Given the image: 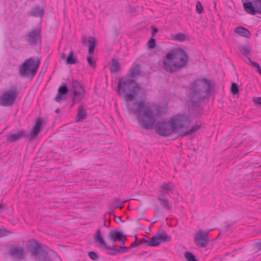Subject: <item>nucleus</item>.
I'll return each instance as SVG.
<instances>
[{
	"label": "nucleus",
	"instance_id": "obj_1",
	"mask_svg": "<svg viewBox=\"0 0 261 261\" xmlns=\"http://www.w3.org/2000/svg\"><path fill=\"white\" fill-rule=\"evenodd\" d=\"M139 90L140 87L134 79H121L118 81L116 92L119 96L123 95L129 113H133L136 116L139 124L143 128L150 129L153 128L158 115L155 109L144 100L139 101L134 110L129 106V101L135 98V94Z\"/></svg>",
	"mask_w": 261,
	"mask_h": 261
},
{
	"label": "nucleus",
	"instance_id": "obj_2",
	"mask_svg": "<svg viewBox=\"0 0 261 261\" xmlns=\"http://www.w3.org/2000/svg\"><path fill=\"white\" fill-rule=\"evenodd\" d=\"M190 120L184 115H177L171 118L167 123L165 121H158L155 124L156 133L162 136H168L182 128L189 126Z\"/></svg>",
	"mask_w": 261,
	"mask_h": 261
},
{
	"label": "nucleus",
	"instance_id": "obj_3",
	"mask_svg": "<svg viewBox=\"0 0 261 261\" xmlns=\"http://www.w3.org/2000/svg\"><path fill=\"white\" fill-rule=\"evenodd\" d=\"M164 69L171 73L179 71L187 64L189 57L182 49H172L163 58Z\"/></svg>",
	"mask_w": 261,
	"mask_h": 261
},
{
	"label": "nucleus",
	"instance_id": "obj_4",
	"mask_svg": "<svg viewBox=\"0 0 261 261\" xmlns=\"http://www.w3.org/2000/svg\"><path fill=\"white\" fill-rule=\"evenodd\" d=\"M211 89V83L206 79L194 81L191 84L190 93L192 105L198 106L200 101L209 96Z\"/></svg>",
	"mask_w": 261,
	"mask_h": 261
},
{
	"label": "nucleus",
	"instance_id": "obj_5",
	"mask_svg": "<svg viewBox=\"0 0 261 261\" xmlns=\"http://www.w3.org/2000/svg\"><path fill=\"white\" fill-rule=\"evenodd\" d=\"M42 121L40 118H38L32 131L28 134L22 129H16L12 130L6 135V141L8 143L15 142L21 138L34 139L41 131Z\"/></svg>",
	"mask_w": 261,
	"mask_h": 261
},
{
	"label": "nucleus",
	"instance_id": "obj_6",
	"mask_svg": "<svg viewBox=\"0 0 261 261\" xmlns=\"http://www.w3.org/2000/svg\"><path fill=\"white\" fill-rule=\"evenodd\" d=\"M40 63V59L37 57L26 59L19 67L20 76L32 79L37 72Z\"/></svg>",
	"mask_w": 261,
	"mask_h": 261
},
{
	"label": "nucleus",
	"instance_id": "obj_7",
	"mask_svg": "<svg viewBox=\"0 0 261 261\" xmlns=\"http://www.w3.org/2000/svg\"><path fill=\"white\" fill-rule=\"evenodd\" d=\"M28 250L30 252L31 257L37 261H45L48 253L44 250L40 243L35 240L32 239L29 241Z\"/></svg>",
	"mask_w": 261,
	"mask_h": 261
},
{
	"label": "nucleus",
	"instance_id": "obj_8",
	"mask_svg": "<svg viewBox=\"0 0 261 261\" xmlns=\"http://www.w3.org/2000/svg\"><path fill=\"white\" fill-rule=\"evenodd\" d=\"M17 95L18 91L16 88L5 92L0 96V106L11 107L15 101Z\"/></svg>",
	"mask_w": 261,
	"mask_h": 261
},
{
	"label": "nucleus",
	"instance_id": "obj_9",
	"mask_svg": "<svg viewBox=\"0 0 261 261\" xmlns=\"http://www.w3.org/2000/svg\"><path fill=\"white\" fill-rule=\"evenodd\" d=\"M25 40L28 44L36 46L41 42V31L39 28H34L25 34Z\"/></svg>",
	"mask_w": 261,
	"mask_h": 261
},
{
	"label": "nucleus",
	"instance_id": "obj_10",
	"mask_svg": "<svg viewBox=\"0 0 261 261\" xmlns=\"http://www.w3.org/2000/svg\"><path fill=\"white\" fill-rule=\"evenodd\" d=\"M11 258L15 261L25 259V248L18 243L12 245L8 251Z\"/></svg>",
	"mask_w": 261,
	"mask_h": 261
},
{
	"label": "nucleus",
	"instance_id": "obj_11",
	"mask_svg": "<svg viewBox=\"0 0 261 261\" xmlns=\"http://www.w3.org/2000/svg\"><path fill=\"white\" fill-rule=\"evenodd\" d=\"M94 239L96 242H99V247H103L107 250V254L111 255H116L118 254L117 249H115L114 246H108L103 240L100 229H98L94 235Z\"/></svg>",
	"mask_w": 261,
	"mask_h": 261
},
{
	"label": "nucleus",
	"instance_id": "obj_12",
	"mask_svg": "<svg viewBox=\"0 0 261 261\" xmlns=\"http://www.w3.org/2000/svg\"><path fill=\"white\" fill-rule=\"evenodd\" d=\"M73 91L72 107L76 102L81 101L84 97L85 90L82 85L77 81H73L72 83Z\"/></svg>",
	"mask_w": 261,
	"mask_h": 261
},
{
	"label": "nucleus",
	"instance_id": "obj_13",
	"mask_svg": "<svg viewBox=\"0 0 261 261\" xmlns=\"http://www.w3.org/2000/svg\"><path fill=\"white\" fill-rule=\"evenodd\" d=\"M209 231H203L202 229H199L194 236V241L196 245L201 248L205 247L208 244Z\"/></svg>",
	"mask_w": 261,
	"mask_h": 261
},
{
	"label": "nucleus",
	"instance_id": "obj_14",
	"mask_svg": "<svg viewBox=\"0 0 261 261\" xmlns=\"http://www.w3.org/2000/svg\"><path fill=\"white\" fill-rule=\"evenodd\" d=\"M69 92V89L66 85H62L59 87L58 90V93L55 98V100L58 102H61L65 99L66 95Z\"/></svg>",
	"mask_w": 261,
	"mask_h": 261
},
{
	"label": "nucleus",
	"instance_id": "obj_15",
	"mask_svg": "<svg viewBox=\"0 0 261 261\" xmlns=\"http://www.w3.org/2000/svg\"><path fill=\"white\" fill-rule=\"evenodd\" d=\"M123 234L119 232L117 229L110 230L108 235L109 240L113 243H114L116 240H120L121 238H123Z\"/></svg>",
	"mask_w": 261,
	"mask_h": 261
},
{
	"label": "nucleus",
	"instance_id": "obj_16",
	"mask_svg": "<svg viewBox=\"0 0 261 261\" xmlns=\"http://www.w3.org/2000/svg\"><path fill=\"white\" fill-rule=\"evenodd\" d=\"M243 7L245 11L248 14L255 15L256 13H261V11L259 9L256 10L254 8L251 2H246L244 3Z\"/></svg>",
	"mask_w": 261,
	"mask_h": 261
},
{
	"label": "nucleus",
	"instance_id": "obj_17",
	"mask_svg": "<svg viewBox=\"0 0 261 261\" xmlns=\"http://www.w3.org/2000/svg\"><path fill=\"white\" fill-rule=\"evenodd\" d=\"M44 11L43 9L39 6H37L35 8H33L31 11L28 13V15L29 16L32 17H42L43 15Z\"/></svg>",
	"mask_w": 261,
	"mask_h": 261
},
{
	"label": "nucleus",
	"instance_id": "obj_18",
	"mask_svg": "<svg viewBox=\"0 0 261 261\" xmlns=\"http://www.w3.org/2000/svg\"><path fill=\"white\" fill-rule=\"evenodd\" d=\"M87 117V113L84 109V107L81 105L78 108V112L75 118L76 122H80L86 119Z\"/></svg>",
	"mask_w": 261,
	"mask_h": 261
},
{
	"label": "nucleus",
	"instance_id": "obj_19",
	"mask_svg": "<svg viewBox=\"0 0 261 261\" xmlns=\"http://www.w3.org/2000/svg\"><path fill=\"white\" fill-rule=\"evenodd\" d=\"M200 127V125L198 124H196L194 126H192L191 129L189 130H188L187 131H185V130H187L189 127L187 128H182L179 130L180 131L181 134L182 136H185L189 134H191L196 130H197L198 129H199Z\"/></svg>",
	"mask_w": 261,
	"mask_h": 261
},
{
	"label": "nucleus",
	"instance_id": "obj_20",
	"mask_svg": "<svg viewBox=\"0 0 261 261\" xmlns=\"http://www.w3.org/2000/svg\"><path fill=\"white\" fill-rule=\"evenodd\" d=\"M140 66L138 64L133 65L130 69L129 74L132 79L136 77L140 74Z\"/></svg>",
	"mask_w": 261,
	"mask_h": 261
},
{
	"label": "nucleus",
	"instance_id": "obj_21",
	"mask_svg": "<svg viewBox=\"0 0 261 261\" xmlns=\"http://www.w3.org/2000/svg\"><path fill=\"white\" fill-rule=\"evenodd\" d=\"M88 42L89 43V49H88V55H92L94 49L96 46V40L93 37H90L88 39Z\"/></svg>",
	"mask_w": 261,
	"mask_h": 261
},
{
	"label": "nucleus",
	"instance_id": "obj_22",
	"mask_svg": "<svg viewBox=\"0 0 261 261\" xmlns=\"http://www.w3.org/2000/svg\"><path fill=\"white\" fill-rule=\"evenodd\" d=\"M235 32L243 37L249 38L250 36V32L242 27H237L235 29Z\"/></svg>",
	"mask_w": 261,
	"mask_h": 261
},
{
	"label": "nucleus",
	"instance_id": "obj_23",
	"mask_svg": "<svg viewBox=\"0 0 261 261\" xmlns=\"http://www.w3.org/2000/svg\"><path fill=\"white\" fill-rule=\"evenodd\" d=\"M77 62V58L74 56L73 51L72 50H70L68 55L66 58V64H76Z\"/></svg>",
	"mask_w": 261,
	"mask_h": 261
},
{
	"label": "nucleus",
	"instance_id": "obj_24",
	"mask_svg": "<svg viewBox=\"0 0 261 261\" xmlns=\"http://www.w3.org/2000/svg\"><path fill=\"white\" fill-rule=\"evenodd\" d=\"M158 200L159 201L160 205L165 209L170 210L171 207L167 199L158 196Z\"/></svg>",
	"mask_w": 261,
	"mask_h": 261
},
{
	"label": "nucleus",
	"instance_id": "obj_25",
	"mask_svg": "<svg viewBox=\"0 0 261 261\" xmlns=\"http://www.w3.org/2000/svg\"><path fill=\"white\" fill-rule=\"evenodd\" d=\"M160 236L159 233H156L153 238L150 240L149 243V246H158L161 243Z\"/></svg>",
	"mask_w": 261,
	"mask_h": 261
},
{
	"label": "nucleus",
	"instance_id": "obj_26",
	"mask_svg": "<svg viewBox=\"0 0 261 261\" xmlns=\"http://www.w3.org/2000/svg\"><path fill=\"white\" fill-rule=\"evenodd\" d=\"M120 64L119 63V59L118 58H114L112 60V65L111 67V71L112 73H115L118 71Z\"/></svg>",
	"mask_w": 261,
	"mask_h": 261
},
{
	"label": "nucleus",
	"instance_id": "obj_27",
	"mask_svg": "<svg viewBox=\"0 0 261 261\" xmlns=\"http://www.w3.org/2000/svg\"><path fill=\"white\" fill-rule=\"evenodd\" d=\"M127 200H125L122 201L119 199H115L112 202V206L115 208L118 207L122 208V204L127 201Z\"/></svg>",
	"mask_w": 261,
	"mask_h": 261
},
{
	"label": "nucleus",
	"instance_id": "obj_28",
	"mask_svg": "<svg viewBox=\"0 0 261 261\" xmlns=\"http://www.w3.org/2000/svg\"><path fill=\"white\" fill-rule=\"evenodd\" d=\"M240 52L244 56L250 54L251 48L249 46L241 45L239 47Z\"/></svg>",
	"mask_w": 261,
	"mask_h": 261
},
{
	"label": "nucleus",
	"instance_id": "obj_29",
	"mask_svg": "<svg viewBox=\"0 0 261 261\" xmlns=\"http://www.w3.org/2000/svg\"><path fill=\"white\" fill-rule=\"evenodd\" d=\"M184 256L187 261H197L195 255L188 251H186L184 253Z\"/></svg>",
	"mask_w": 261,
	"mask_h": 261
},
{
	"label": "nucleus",
	"instance_id": "obj_30",
	"mask_svg": "<svg viewBox=\"0 0 261 261\" xmlns=\"http://www.w3.org/2000/svg\"><path fill=\"white\" fill-rule=\"evenodd\" d=\"M161 242H169L171 240L170 236L167 234L165 232L159 233Z\"/></svg>",
	"mask_w": 261,
	"mask_h": 261
},
{
	"label": "nucleus",
	"instance_id": "obj_31",
	"mask_svg": "<svg viewBox=\"0 0 261 261\" xmlns=\"http://www.w3.org/2000/svg\"><path fill=\"white\" fill-rule=\"evenodd\" d=\"M186 36L184 34L182 33H177L174 36V40L180 42H182L185 40H186Z\"/></svg>",
	"mask_w": 261,
	"mask_h": 261
},
{
	"label": "nucleus",
	"instance_id": "obj_32",
	"mask_svg": "<svg viewBox=\"0 0 261 261\" xmlns=\"http://www.w3.org/2000/svg\"><path fill=\"white\" fill-rule=\"evenodd\" d=\"M230 92L233 95H236L239 92V88L236 83H232L231 85Z\"/></svg>",
	"mask_w": 261,
	"mask_h": 261
},
{
	"label": "nucleus",
	"instance_id": "obj_33",
	"mask_svg": "<svg viewBox=\"0 0 261 261\" xmlns=\"http://www.w3.org/2000/svg\"><path fill=\"white\" fill-rule=\"evenodd\" d=\"M161 188L166 193H168V191L171 190L172 187L170 185V183H164L161 186Z\"/></svg>",
	"mask_w": 261,
	"mask_h": 261
},
{
	"label": "nucleus",
	"instance_id": "obj_34",
	"mask_svg": "<svg viewBox=\"0 0 261 261\" xmlns=\"http://www.w3.org/2000/svg\"><path fill=\"white\" fill-rule=\"evenodd\" d=\"M92 55H88L87 57V60L89 64V65L92 68H95L96 67V63L94 61H93L91 58Z\"/></svg>",
	"mask_w": 261,
	"mask_h": 261
},
{
	"label": "nucleus",
	"instance_id": "obj_35",
	"mask_svg": "<svg viewBox=\"0 0 261 261\" xmlns=\"http://www.w3.org/2000/svg\"><path fill=\"white\" fill-rule=\"evenodd\" d=\"M88 256L92 260H96L99 258L97 254L94 251H89L88 252Z\"/></svg>",
	"mask_w": 261,
	"mask_h": 261
},
{
	"label": "nucleus",
	"instance_id": "obj_36",
	"mask_svg": "<svg viewBox=\"0 0 261 261\" xmlns=\"http://www.w3.org/2000/svg\"><path fill=\"white\" fill-rule=\"evenodd\" d=\"M147 46L149 48H153L155 46V39L150 38L147 42Z\"/></svg>",
	"mask_w": 261,
	"mask_h": 261
},
{
	"label": "nucleus",
	"instance_id": "obj_37",
	"mask_svg": "<svg viewBox=\"0 0 261 261\" xmlns=\"http://www.w3.org/2000/svg\"><path fill=\"white\" fill-rule=\"evenodd\" d=\"M196 11L198 14H201L203 11V8L201 4L199 2H197L196 5Z\"/></svg>",
	"mask_w": 261,
	"mask_h": 261
},
{
	"label": "nucleus",
	"instance_id": "obj_38",
	"mask_svg": "<svg viewBox=\"0 0 261 261\" xmlns=\"http://www.w3.org/2000/svg\"><path fill=\"white\" fill-rule=\"evenodd\" d=\"M130 249L129 247L121 246L119 249H117V250L118 251V253H123L128 251Z\"/></svg>",
	"mask_w": 261,
	"mask_h": 261
},
{
	"label": "nucleus",
	"instance_id": "obj_39",
	"mask_svg": "<svg viewBox=\"0 0 261 261\" xmlns=\"http://www.w3.org/2000/svg\"><path fill=\"white\" fill-rule=\"evenodd\" d=\"M142 240L143 241L144 244H146L148 246H149V243H150V240L149 239V238L148 237H147L146 236H143V238Z\"/></svg>",
	"mask_w": 261,
	"mask_h": 261
},
{
	"label": "nucleus",
	"instance_id": "obj_40",
	"mask_svg": "<svg viewBox=\"0 0 261 261\" xmlns=\"http://www.w3.org/2000/svg\"><path fill=\"white\" fill-rule=\"evenodd\" d=\"M253 101L255 104L261 105V97H254Z\"/></svg>",
	"mask_w": 261,
	"mask_h": 261
},
{
	"label": "nucleus",
	"instance_id": "obj_41",
	"mask_svg": "<svg viewBox=\"0 0 261 261\" xmlns=\"http://www.w3.org/2000/svg\"><path fill=\"white\" fill-rule=\"evenodd\" d=\"M248 60L250 62V63L252 65V66H253L254 67L256 68H259V65L257 63L255 62H253L249 58H248Z\"/></svg>",
	"mask_w": 261,
	"mask_h": 261
},
{
	"label": "nucleus",
	"instance_id": "obj_42",
	"mask_svg": "<svg viewBox=\"0 0 261 261\" xmlns=\"http://www.w3.org/2000/svg\"><path fill=\"white\" fill-rule=\"evenodd\" d=\"M154 215L156 216L159 214V208L158 206H154Z\"/></svg>",
	"mask_w": 261,
	"mask_h": 261
},
{
	"label": "nucleus",
	"instance_id": "obj_43",
	"mask_svg": "<svg viewBox=\"0 0 261 261\" xmlns=\"http://www.w3.org/2000/svg\"><path fill=\"white\" fill-rule=\"evenodd\" d=\"M152 36H154L155 34L158 32V30L157 28L154 27H152Z\"/></svg>",
	"mask_w": 261,
	"mask_h": 261
},
{
	"label": "nucleus",
	"instance_id": "obj_44",
	"mask_svg": "<svg viewBox=\"0 0 261 261\" xmlns=\"http://www.w3.org/2000/svg\"><path fill=\"white\" fill-rule=\"evenodd\" d=\"M255 246L258 250H261V241L256 243Z\"/></svg>",
	"mask_w": 261,
	"mask_h": 261
},
{
	"label": "nucleus",
	"instance_id": "obj_45",
	"mask_svg": "<svg viewBox=\"0 0 261 261\" xmlns=\"http://www.w3.org/2000/svg\"><path fill=\"white\" fill-rule=\"evenodd\" d=\"M114 220L116 223H120L122 222L121 218L120 217H115Z\"/></svg>",
	"mask_w": 261,
	"mask_h": 261
},
{
	"label": "nucleus",
	"instance_id": "obj_46",
	"mask_svg": "<svg viewBox=\"0 0 261 261\" xmlns=\"http://www.w3.org/2000/svg\"><path fill=\"white\" fill-rule=\"evenodd\" d=\"M138 245H139V244H138V243H137V242H136V241H135L134 242H133V243L131 244V245H130V246L129 247V248H130V249H132V248H134V247H136V246H138Z\"/></svg>",
	"mask_w": 261,
	"mask_h": 261
},
{
	"label": "nucleus",
	"instance_id": "obj_47",
	"mask_svg": "<svg viewBox=\"0 0 261 261\" xmlns=\"http://www.w3.org/2000/svg\"><path fill=\"white\" fill-rule=\"evenodd\" d=\"M88 39H87L86 37L84 36L82 38V42L83 45H85L86 43L88 42Z\"/></svg>",
	"mask_w": 261,
	"mask_h": 261
},
{
	"label": "nucleus",
	"instance_id": "obj_48",
	"mask_svg": "<svg viewBox=\"0 0 261 261\" xmlns=\"http://www.w3.org/2000/svg\"><path fill=\"white\" fill-rule=\"evenodd\" d=\"M125 240H126V237H124V239H123V238H121L120 240H118L120 242L121 246H123L124 245Z\"/></svg>",
	"mask_w": 261,
	"mask_h": 261
},
{
	"label": "nucleus",
	"instance_id": "obj_49",
	"mask_svg": "<svg viewBox=\"0 0 261 261\" xmlns=\"http://www.w3.org/2000/svg\"><path fill=\"white\" fill-rule=\"evenodd\" d=\"M60 58L62 59H64L65 58V55L64 53H61L60 54Z\"/></svg>",
	"mask_w": 261,
	"mask_h": 261
},
{
	"label": "nucleus",
	"instance_id": "obj_50",
	"mask_svg": "<svg viewBox=\"0 0 261 261\" xmlns=\"http://www.w3.org/2000/svg\"><path fill=\"white\" fill-rule=\"evenodd\" d=\"M257 71L260 74V73H261V68H260V66H259V68H257Z\"/></svg>",
	"mask_w": 261,
	"mask_h": 261
},
{
	"label": "nucleus",
	"instance_id": "obj_51",
	"mask_svg": "<svg viewBox=\"0 0 261 261\" xmlns=\"http://www.w3.org/2000/svg\"><path fill=\"white\" fill-rule=\"evenodd\" d=\"M109 214L110 215H114V212L113 211H111L108 212Z\"/></svg>",
	"mask_w": 261,
	"mask_h": 261
},
{
	"label": "nucleus",
	"instance_id": "obj_52",
	"mask_svg": "<svg viewBox=\"0 0 261 261\" xmlns=\"http://www.w3.org/2000/svg\"><path fill=\"white\" fill-rule=\"evenodd\" d=\"M103 226L109 228V226L107 225L106 221H104Z\"/></svg>",
	"mask_w": 261,
	"mask_h": 261
},
{
	"label": "nucleus",
	"instance_id": "obj_53",
	"mask_svg": "<svg viewBox=\"0 0 261 261\" xmlns=\"http://www.w3.org/2000/svg\"><path fill=\"white\" fill-rule=\"evenodd\" d=\"M137 243L139 244V245L140 244H144V243L143 242V241L142 240L140 241L139 243Z\"/></svg>",
	"mask_w": 261,
	"mask_h": 261
},
{
	"label": "nucleus",
	"instance_id": "obj_54",
	"mask_svg": "<svg viewBox=\"0 0 261 261\" xmlns=\"http://www.w3.org/2000/svg\"><path fill=\"white\" fill-rule=\"evenodd\" d=\"M3 208V204L2 203H0V210H2Z\"/></svg>",
	"mask_w": 261,
	"mask_h": 261
},
{
	"label": "nucleus",
	"instance_id": "obj_55",
	"mask_svg": "<svg viewBox=\"0 0 261 261\" xmlns=\"http://www.w3.org/2000/svg\"><path fill=\"white\" fill-rule=\"evenodd\" d=\"M3 237V233L2 230L0 229V238Z\"/></svg>",
	"mask_w": 261,
	"mask_h": 261
},
{
	"label": "nucleus",
	"instance_id": "obj_56",
	"mask_svg": "<svg viewBox=\"0 0 261 261\" xmlns=\"http://www.w3.org/2000/svg\"><path fill=\"white\" fill-rule=\"evenodd\" d=\"M254 1H256L257 3H259V4L261 2V0H254Z\"/></svg>",
	"mask_w": 261,
	"mask_h": 261
},
{
	"label": "nucleus",
	"instance_id": "obj_57",
	"mask_svg": "<svg viewBox=\"0 0 261 261\" xmlns=\"http://www.w3.org/2000/svg\"><path fill=\"white\" fill-rule=\"evenodd\" d=\"M135 241H137V237L136 236H135Z\"/></svg>",
	"mask_w": 261,
	"mask_h": 261
},
{
	"label": "nucleus",
	"instance_id": "obj_58",
	"mask_svg": "<svg viewBox=\"0 0 261 261\" xmlns=\"http://www.w3.org/2000/svg\"><path fill=\"white\" fill-rule=\"evenodd\" d=\"M58 110H56V111H55V112H56V113H58Z\"/></svg>",
	"mask_w": 261,
	"mask_h": 261
},
{
	"label": "nucleus",
	"instance_id": "obj_59",
	"mask_svg": "<svg viewBox=\"0 0 261 261\" xmlns=\"http://www.w3.org/2000/svg\"><path fill=\"white\" fill-rule=\"evenodd\" d=\"M136 104H137V103H136V102L134 103V105H136Z\"/></svg>",
	"mask_w": 261,
	"mask_h": 261
}]
</instances>
